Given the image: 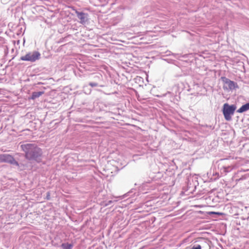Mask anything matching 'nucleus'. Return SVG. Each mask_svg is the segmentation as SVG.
<instances>
[{
  "label": "nucleus",
  "mask_w": 249,
  "mask_h": 249,
  "mask_svg": "<svg viewBox=\"0 0 249 249\" xmlns=\"http://www.w3.org/2000/svg\"><path fill=\"white\" fill-rule=\"evenodd\" d=\"M20 147L24 152L25 157L27 160H35L37 162H41L42 151L36 144L26 143L21 145Z\"/></svg>",
  "instance_id": "nucleus-1"
},
{
  "label": "nucleus",
  "mask_w": 249,
  "mask_h": 249,
  "mask_svg": "<svg viewBox=\"0 0 249 249\" xmlns=\"http://www.w3.org/2000/svg\"><path fill=\"white\" fill-rule=\"evenodd\" d=\"M235 109L236 107L234 105H229L227 103H226L224 105L223 113L226 120H231V116L233 115Z\"/></svg>",
  "instance_id": "nucleus-2"
},
{
  "label": "nucleus",
  "mask_w": 249,
  "mask_h": 249,
  "mask_svg": "<svg viewBox=\"0 0 249 249\" xmlns=\"http://www.w3.org/2000/svg\"><path fill=\"white\" fill-rule=\"evenodd\" d=\"M40 57V54L37 51H33L29 52L25 55L22 56L20 59L22 61L35 62L38 60Z\"/></svg>",
  "instance_id": "nucleus-3"
},
{
  "label": "nucleus",
  "mask_w": 249,
  "mask_h": 249,
  "mask_svg": "<svg viewBox=\"0 0 249 249\" xmlns=\"http://www.w3.org/2000/svg\"><path fill=\"white\" fill-rule=\"evenodd\" d=\"M6 162L19 167V164L14 158L9 154H0V163Z\"/></svg>",
  "instance_id": "nucleus-4"
},
{
  "label": "nucleus",
  "mask_w": 249,
  "mask_h": 249,
  "mask_svg": "<svg viewBox=\"0 0 249 249\" xmlns=\"http://www.w3.org/2000/svg\"><path fill=\"white\" fill-rule=\"evenodd\" d=\"M221 79L224 83V89L233 90L236 88H238V87L236 83L231 81L225 77H222Z\"/></svg>",
  "instance_id": "nucleus-5"
},
{
  "label": "nucleus",
  "mask_w": 249,
  "mask_h": 249,
  "mask_svg": "<svg viewBox=\"0 0 249 249\" xmlns=\"http://www.w3.org/2000/svg\"><path fill=\"white\" fill-rule=\"evenodd\" d=\"M234 165L231 163L230 164L228 163L226 164L221 168V174L226 175L228 173L231 171L232 169L234 168Z\"/></svg>",
  "instance_id": "nucleus-6"
},
{
  "label": "nucleus",
  "mask_w": 249,
  "mask_h": 249,
  "mask_svg": "<svg viewBox=\"0 0 249 249\" xmlns=\"http://www.w3.org/2000/svg\"><path fill=\"white\" fill-rule=\"evenodd\" d=\"M76 14L78 18L80 20V23L82 24L85 23L88 20V14L82 12H76Z\"/></svg>",
  "instance_id": "nucleus-7"
},
{
  "label": "nucleus",
  "mask_w": 249,
  "mask_h": 249,
  "mask_svg": "<svg viewBox=\"0 0 249 249\" xmlns=\"http://www.w3.org/2000/svg\"><path fill=\"white\" fill-rule=\"evenodd\" d=\"M249 110V102L242 106L237 110L238 113H243Z\"/></svg>",
  "instance_id": "nucleus-8"
},
{
  "label": "nucleus",
  "mask_w": 249,
  "mask_h": 249,
  "mask_svg": "<svg viewBox=\"0 0 249 249\" xmlns=\"http://www.w3.org/2000/svg\"><path fill=\"white\" fill-rule=\"evenodd\" d=\"M43 93H44V91L34 92L32 93L31 99L34 100V99L40 97Z\"/></svg>",
  "instance_id": "nucleus-9"
},
{
  "label": "nucleus",
  "mask_w": 249,
  "mask_h": 249,
  "mask_svg": "<svg viewBox=\"0 0 249 249\" xmlns=\"http://www.w3.org/2000/svg\"><path fill=\"white\" fill-rule=\"evenodd\" d=\"M61 247L63 249H71L72 248V245L71 244L67 243H63L61 245Z\"/></svg>",
  "instance_id": "nucleus-10"
},
{
  "label": "nucleus",
  "mask_w": 249,
  "mask_h": 249,
  "mask_svg": "<svg viewBox=\"0 0 249 249\" xmlns=\"http://www.w3.org/2000/svg\"><path fill=\"white\" fill-rule=\"evenodd\" d=\"M89 85L92 87H96L98 86V84L95 82H90L89 83Z\"/></svg>",
  "instance_id": "nucleus-11"
},
{
  "label": "nucleus",
  "mask_w": 249,
  "mask_h": 249,
  "mask_svg": "<svg viewBox=\"0 0 249 249\" xmlns=\"http://www.w3.org/2000/svg\"><path fill=\"white\" fill-rule=\"evenodd\" d=\"M191 249H201V247L199 245L193 246Z\"/></svg>",
  "instance_id": "nucleus-12"
},
{
  "label": "nucleus",
  "mask_w": 249,
  "mask_h": 249,
  "mask_svg": "<svg viewBox=\"0 0 249 249\" xmlns=\"http://www.w3.org/2000/svg\"><path fill=\"white\" fill-rule=\"evenodd\" d=\"M50 193L48 192L47 193V199H50Z\"/></svg>",
  "instance_id": "nucleus-13"
},
{
  "label": "nucleus",
  "mask_w": 249,
  "mask_h": 249,
  "mask_svg": "<svg viewBox=\"0 0 249 249\" xmlns=\"http://www.w3.org/2000/svg\"><path fill=\"white\" fill-rule=\"evenodd\" d=\"M212 213H215V214H221V213H214V212H212Z\"/></svg>",
  "instance_id": "nucleus-14"
},
{
  "label": "nucleus",
  "mask_w": 249,
  "mask_h": 249,
  "mask_svg": "<svg viewBox=\"0 0 249 249\" xmlns=\"http://www.w3.org/2000/svg\"><path fill=\"white\" fill-rule=\"evenodd\" d=\"M111 202H112V201H111V200H109V201L108 202V203H107L106 205H109V204H110Z\"/></svg>",
  "instance_id": "nucleus-15"
},
{
  "label": "nucleus",
  "mask_w": 249,
  "mask_h": 249,
  "mask_svg": "<svg viewBox=\"0 0 249 249\" xmlns=\"http://www.w3.org/2000/svg\"><path fill=\"white\" fill-rule=\"evenodd\" d=\"M225 160V161H227V162H228V161H228V160H226V159H223V160Z\"/></svg>",
  "instance_id": "nucleus-16"
}]
</instances>
